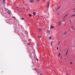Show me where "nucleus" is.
I'll return each instance as SVG.
<instances>
[{
  "instance_id": "nucleus-1",
  "label": "nucleus",
  "mask_w": 75,
  "mask_h": 75,
  "mask_svg": "<svg viewBox=\"0 0 75 75\" xmlns=\"http://www.w3.org/2000/svg\"><path fill=\"white\" fill-rule=\"evenodd\" d=\"M51 27H50V29L51 28H54V27L52 26V25H51Z\"/></svg>"
},
{
  "instance_id": "nucleus-2",
  "label": "nucleus",
  "mask_w": 75,
  "mask_h": 75,
  "mask_svg": "<svg viewBox=\"0 0 75 75\" xmlns=\"http://www.w3.org/2000/svg\"><path fill=\"white\" fill-rule=\"evenodd\" d=\"M47 33H49V35H50V30H47Z\"/></svg>"
},
{
  "instance_id": "nucleus-3",
  "label": "nucleus",
  "mask_w": 75,
  "mask_h": 75,
  "mask_svg": "<svg viewBox=\"0 0 75 75\" xmlns=\"http://www.w3.org/2000/svg\"><path fill=\"white\" fill-rule=\"evenodd\" d=\"M34 0H31L30 1V3H33L34 2Z\"/></svg>"
},
{
  "instance_id": "nucleus-4",
  "label": "nucleus",
  "mask_w": 75,
  "mask_h": 75,
  "mask_svg": "<svg viewBox=\"0 0 75 75\" xmlns=\"http://www.w3.org/2000/svg\"><path fill=\"white\" fill-rule=\"evenodd\" d=\"M49 7V2H48L47 3V6H46V7L48 8Z\"/></svg>"
},
{
  "instance_id": "nucleus-5",
  "label": "nucleus",
  "mask_w": 75,
  "mask_h": 75,
  "mask_svg": "<svg viewBox=\"0 0 75 75\" xmlns=\"http://www.w3.org/2000/svg\"><path fill=\"white\" fill-rule=\"evenodd\" d=\"M67 32H64V33L63 34H64V35H65L66 34H67Z\"/></svg>"
},
{
  "instance_id": "nucleus-6",
  "label": "nucleus",
  "mask_w": 75,
  "mask_h": 75,
  "mask_svg": "<svg viewBox=\"0 0 75 75\" xmlns=\"http://www.w3.org/2000/svg\"><path fill=\"white\" fill-rule=\"evenodd\" d=\"M65 19L63 18L62 20V21L63 22H65Z\"/></svg>"
},
{
  "instance_id": "nucleus-7",
  "label": "nucleus",
  "mask_w": 75,
  "mask_h": 75,
  "mask_svg": "<svg viewBox=\"0 0 75 75\" xmlns=\"http://www.w3.org/2000/svg\"><path fill=\"white\" fill-rule=\"evenodd\" d=\"M59 26H60V25H61V22L59 21Z\"/></svg>"
},
{
  "instance_id": "nucleus-8",
  "label": "nucleus",
  "mask_w": 75,
  "mask_h": 75,
  "mask_svg": "<svg viewBox=\"0 0 75 75\" xmlns=\"http://www.w3.org/2000/svg\"><path fill=\"white\" fill-rule=\"evenodd\" d=\"M3 4H5V0H3Z\"/></svg>"
},
{
  "instance_id": "nucleus-9",
  "label": "nucleus",
  "mask_w": 75,
  "mask_h": 75,
  "mask_svg": "<svg viewBox=\"0 0 75 75\" xmlns=\"http://www.w3.org/2000/svg\"><path fill=\"white\" fill-rule=\"evenodd\" d=\"M8 13L9 14H11V11H8Z\"/></svg>"
},
{
  "instance_id": "nucleus-10",
  "label": "nucleus",
  "mask_w": 75,
  "mask_h": 75,
  "mask_svg": "<svg viewBox=\"0 0 75 75\" xmlns=\"http://www.w3.org/2000/svg\"><path fill=\"white\" fill-rule=\"evenodd\" d=\"M74 16H75V14L73 15H72L71 16V17H74Z\"/></svg>"
},
{
  "instance_id": "nucleus-11",
  "label": "nucleus",
  "mask_w": 75,
  "mask_h": 75,
  "mask_svg": "<svg viewBox=\"0 0 75 75\" xmlns=\"http://www.w3.org/2000/svg\"><path fill=\"white\" fill-rule=\"evenodd\" d=\"M69 22L70 23V24H72V22H71V19H70V20H69Z\"/></svg>"
},
{
  "instance_id": "nucleus-12",
  "label": "nucleus",
  "mask_w": 75,
  "mask_h": 75,
  "mask_svg": "<svg viewBox=\"0 0 75 75\" xmlns=\"http://www.w3.org/2000/svg\"><path fill=\"white\" fill-rule=\"evenodd\" d=\"M37 48H39V47L38 45V44H37Z\"/></svg>"
},
{
  "instance_id": "nucleus-13",
  "label": "nucleus",
  "mask_w": 75,
  "mask_h": 75,
  "mask_svg": "<svg viewBox=\"0 0 75 75\" xmlns=\"http://www.w3.org/2000/svg\"><path fill=\"white\" fill-rule=\"evenodd\" d=\"M35 12H33V14L34 15V16H35Z\"/></svg>"
},
{
  "instance_id": "nucleus-14",
  "label": "nucleus",
  "mask_w": 75,
  "mask_h": 75,
  "mask_svg": "<svg viewBox=\"0 0 75 75\" xmlns=\"http://www.w3.org/2000/svg\"><path fill=\"white\" fill-rule=\"evenodd\" d=\"M36 61H38V60H39V59H38L37 58H36Z\"/></svg>"
},
{
  "instance_id": "nucleus-15",
  "label": "nucleus",
  "mask_w": 75,
  "mask_h": 75,
  "mask_svg": "<svg viewBox=\"0 0 75 75\" xmlns=\"http://www.w3.org/2000/svg\"><path fill=\"white\" fill-rule=\"evenodd\" d=\"M60 7H61V6L58 7L57 8V9H59V8H60Z\"/></svg>"
},
{
  "instance_id": "nucleus-16",
  "label": "nucleus",
  "mask_w": 75,
  "mask_h": 75,
  "mask_svg": "<svg viewBox=\"0 0 75 75\" xmlns=\"http://www.w3.org/2000/svg\"><path fill=\"white\" fill-rule=\"evenodd\" d=\"M32 16V15H31L30 14H29V17H31V16Z\"/></svg>"
},
{
  "instance_id": "nucleus-17",
  "label": "nucleus",
  "mask_w": 75,
  "mask_h": 75,
  "mask_svg": "<svg viewBox=\"0 0 75 75\" xmlns=\"http://www.w3.org/2000/svg\"><path fill=\"white\" fill-rule=\"evenodd\" d=\"M49 40H51V36H50L49 38Z\"/></svg>"
},
{
  "instance_id": "nucleus-18",
  "label": "nucleus",
  "mask_w": 75,
  "mask_h": 75,
  "mask_svg": "<svg viewBox=\"0 0 75 75\" xmlns=\"http://www.w3.org/2000/svg\"><path fill=\"white\" fill-rule=\"evenodd\" d=\"M61 55V53H59L58 54L59 57V56Z\"/></svg>"
},
{
  "instance_id": "nucleus-19",
  "label": "nucleus",
  "mask_w": 75,
  "mask_h": 75,
  "mask_svg": "<svg viewBox=\"0 0 75 75\" xmlns=\"http://www.w3.org/2000/svg\"><path fill=\"white\" fill-rule=\"evenodd\" d=\"M71 28H72V29H73V30H75V29H74V27H73V26H72Z\"/></svg>"
},
{
  "instance_id": "nucleus-20",
  "label": "nucleus",
  "mask_w": 75,
  "mask_h": 75,
  "mask_svg": "<svg viewBox=\"0 0 75 75\" xmlns=\"http://www.w3.org/2000/svg\"><path fill=\"white\" fill-rule=\"evenodd\" d=\"M68 15V13L65 16V17H66V16H67Z\"/></svg>"
},
{
  "instance_id": "nucleus-21",
  "label": "nucleus",
  "mask_w": 75,
  "mask_h": 75,
  "mask_svg": "<svg viewBox=\"0 0 75 75\" xmlns=\"http://www.w3.org/2000/svg\"><path fill=\"white\" fill-rule=\"evenodd\" d=\"M56 49H57V50H58L59 49L58 47H57L56 48Z\"/></svg>"
},
{
  "instance_id": "nucleus-22",
  "label": "nucleus",
  "mask_w": 75,
  "mask_h": 75,
  "mask_svg": "<svg viewBox=\"0 0 75 75\" xmlns=\"http://www.w3.org/2000/svg\"><path fill=\"white\" fill-rule=\"evenodd\" d=\"M60 42H58V44H60Z\"/></svg>"
},
{
  "instance_id": "nucleus-23",
  "label": "nucleus",
  "mask_w": 75,
  "mask_h": 75,
  "mask_svg": "<svg viewBox=\"0 0 75 75\" xmlns=\"http://www.w3.org/2000/svg\"><path fill=\"white\" fill-rule=\"evenodd\" d=\"M38 38H39V39H40V37H41V36H38Z\"/></svg>"
},
{
  "instance_id": "nucleus-24",
  "label": "nucleus",
  "mask_w": 75,
  "mask_h": 75,
  "mask_svg": "<svg viewBox=\"0 0 75 75\" xmlns=\"http://www.w3.org/2000/svg\"><path fill=\"white\" fill-rule=\"evenodd\" d=\"M38 30H39V31H41V29H40L39 28Z\"/></svg>"
},
{
  "instance_id": "nucleus-25",
  "label": "nucleus",
  "mask_w": 75,
  "mask_h": 75,
  "mask_svg": "<svg viewBox=\"0 0 75 75\" xmlns=\"http://www.w3.org/2000/svg\"><path fill=\"white\" fill-rule=\"evenodd\" d=\"M70 64H72V62H70Z\"/></svg>"
},
{
  "instance_id": "nucleus-26",
  "label": "nucleus",
  "mask_w": 75,
  "mask_h": 75,
  "mask_svg": "<svg viewBox=\"0 0 75 75\" xmlns=\"http://www.w3.org/2000/svg\"><path fill=\"white\" fill-rule=\"evenodd\" d=\"M21 19H22V20H24V18H21Z\"/></svg>"
},
{
  "instance_id": "nucleus-27",
  "label": "nucleus",
  "mask_w": 75,
  "mask_h": 75,
  "mask_svg": "<svg viewBox=\"0 0 75 75\" xmlns=\"http://www.w3.org/2000/svg\"><path fill=\"white\" fill-rule=\"evenodd\" d=\"M68 54V53H66V56H67V54Z\"/></svg>"
},
{
  "instance_id": "nucleus-28",
  "label": "nucleus",
  "mask_w": 75,
  "mask_h": 75,
  "mask_svg": "<svg viewBox=\"0 0 75 75\" xmlns=\"http://www.w3.org/2000/svg\"><path fill=\"white\" fill-rule=\"evenodd\" d=\"M66 16H64V18L65 19V18Z\"/></svg>"
},
{
  "instance_id": "nucleus-29",
  "label": "nucleus",
  "mask_w": 75,
  "mask_h": 75,
  "mask_svg": "<svg viewBox=\"0 0 75 75\" xmlns=\"http://www.w3.org/2000/svg\"><path fill=\"white\" fill-rule=\"evenodd\" d=\"M66 16H64V18L65 19V18Z\"/></svg>"
},
{
  "instance_id": "nucleus-30",
  "label": "nucleus",
  "mask_w": 75,
  "mask_h": 75,
  "mask_svg": "<svg viewBox=\"0 0 75 75\" xmlns=\"http://www.w3.org/2000/svg\"><path fill=\"white\" fill-rule=\"evenodd\" d=\"M75 10H74L73 11V13H75Z\"/></svg>"
},
{
  "instance_id": "nucleus-31",
  "label": "nucleus",
  "mask_w": 75,
  "mask_h": 75,
  "mask_svg": "<svg viewBox=\"0 0 75 75\" xmlns=\"http://www.w3.org/2000/svg\"><path fill=\"white\" fill-rule=\"evenodd\" d=\"M13 18H14L15 19H16V18H15V17H13Z\"/></svg>"
},
{
  "instance_id": "nucleus-32",
  "label": "nucleus",
  "mask_w": 75,
  "mask_h": 75,
  "mask_svg": "<svg viewBox=\"0 0 75 75\" xmlns=\"http://www.w3.org/2000/svg\"><path fill=\"white\" fill-rule=\"evenodd\" d=\"M40 0H37V1H40Z\"/></svg>"
},
{
  "instance_id": "nucleus-33",
  "label": "nucleus",
  "mask_w": 75,
  "mask_h": 75,
  "mask_svg": "<svg viewBox=\"0 0 75 75\" xmlns=\"http://www.w3.org/2000/svg\"><path fill=\"white\" fill-rule=\"evenodd\" d=\"M59 13H57V15H59Z\"/></svg>"
},
{
  "instance_id": "nucleus-34",
  "label": "nucleus",
  "mask_w": 75,
  "mask_h": 75,
  "mask_svg": "<svg viewBox=\"0 0 75 75\" xmlns=\"http://www.w3.org/2000/svg\"><path fill=\"white\" fill-rule=\"evenodd\" d=\"M68 51L67 50L66 52L67 53H68Z\"/></svg>"
},
{
  "instance_id": "nucleus-35",
  "label": "nucleus",
  "mask_w": 75,
  "mask_h": 75,
  "mask_svg": "<svg viewBox=\"0 0 75 75\" xmlns=\"http://www.w3.org/2000/svg\"><path fill=\"white\" fill-rule=\"evenodd\" d=\"M51 45H52V42H51Z\"/></svg>"
},
{
  "instance_id": "nucleus-36",
  "label": "nucleus",
  "mask_w": 75,
  "mask_h": 75,
  "mask_svg": "<svg viewBox=\"0 0 75 75\" xmlns=\"http://www.w3.org/2000/svg\"><path fill=\"white\" fill-rule=\"evenodd\" d=\"M65 61H67V58H65Z\"/></svg>"
},
{
  "instance_id": "nucleus-37",
  "label": "nucleus",
  "mask_w": 75,
  "mask_h": 75,
  "mask_svg": "<svg viewBox=\"0 0 75 75\" xmlns=\"http://www.w3.org/2000/svg\"><path fill=\"white\" fill-rule=\"evenodd\" d=\"M25 5H26V6H28V5H27V4H25Z\"/></svg>"
},
{
  "instance_id": "nucleus-38",
  "label": "nucleus",
  "mask_w": 75,
  "mask_h": 75,
  "mask_svg": "<svg viewBox=\"0 0 75 75\" xmlns=\"http://www.w3.org/2000/svg\"><path fill=\"white\" fill-rule=\"evenodd\" d=\"M51 42H52H52H53V41H52Z\"/></svg>"
},
{
  "instance_id": "nucleus-39",
  "label": "nucleus",
  "mask_w": 75,
  "mask_h": 75,
  "mask_svg": "<svg viewBox=\"0 0 75 75\" xmlns=\"http://www.w3.org/2000/svg\"><path fill=\"white\" fill-rule=\"evenodd\" d=\"M28 45H30V43H28Z\"/></svg>"
},
{
  "instance_id": "nucleus-40",
  "label": "nucleus",
  "mask_w": 75,
  "mask_h": 75,
  "mask_svg": "<svg viewBox=\"0 0 75 75\" xmlns=\"http://www.w3.org/2000/svg\"><path fill=\"white\" fill-rule=\"evenodd\" d=\"M74 3H75V1L74 2Z\"/></svg>"
},
{
  "instance_id": "nucleus-41",
  "label": "nucleus",
  "mask_w": 75,
  "mask_h": 75,
  "mask_svg": "<svg viewBox=\"0 0 75 75\" xmlns=\"http://www.w3.org/2000/svg\"><path fill=\"white\" fill-rule=\"evenodd\" d=\"M35 70L37 71V69H35Z\"/></svg>"
},
{
  "instance_id": "nucleus-42",
  "label": "nucleus",
  "mask_w": 75,
  "mask_h": 75,
  "mask_svg": "<svg viewBox=\"0 0 75 75\" xmlns=\"http://www.w3.org/2000/svg\"><path fill=\"white\" fill-rule=\"evenodd\" d=\"M67 75H68V74H67Z\"/></svg>"
},
{
  "instance_id": "nucleus-43",
  "label": "nucleus",
  "mask_w": 75,
  "mask_h": 75,
  "mask_svg": "<svg viewBox=\"0 0 75 75\" xmlns=\"http://www.w3.org/2000/svg\"><path fill=\"white\" fill-rule=\"evenodd\" d=\"M40 75H42V74H40Z\"/></svg>"
},
{
  "instance_id": "nucleus-44",
  "label": "nucleus",
  "mask_w": 75,
  "mask_h": 75,
  "mask_svg": "<svg viewBox=\"0 0 75 75\" xmlns=\"http://www.w3.org/2000/svg\"><path fill=\"white\" fill-rule=\"evenodd\" d=\"M64 57H65V55H64Z\"/></svg>"
}]
</instances>
